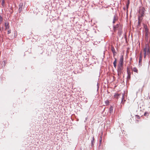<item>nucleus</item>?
I'll return each instance as SVG.
<instances>
[{
    "label": "nucleus",
    "mask_w": 150,
    "mask_h": 150,
    "mask_svg": "<svg viewBox=\"0 0 150 150\" xmlns=\"http://www.w3.org/2000/svg\"><path fill=\"white\" fill-rule=\"evenodd\" d=\"M11 33V30H9L8 31L7 34H8L10 33Z\"/></svg>",
    "instance_id": "25"
},
{
    "label": "nucleus",
    "mask_w": 150,
    "mask_h": 150,
    "mask_svg": "<svg viewBox=\"0 0 150 150\" xmlns=\"http://www.w3.org/2000/svg\"><path fill=\"white\" fill-rule=\"evenodd\" d=\"M128 1H129V3H127V4H126V6H127V9H128V8L129 5V0H128Z\"/></svg>",
    "instance_id": "22"
},
{
    "label": "nucleus",
    "mask_w": 150,
    "mask_h": 150,
    "mask_svg": "<svg viewBox=\"0 0 150 150\" xmlns=\"http://www.w3.org/2000/svg\"><path fill=\"white\" fill-rule=\"evenodd\" d=\"M133 71L136 73H137L138 72V71L137 68L136 67H134L133 69Z\"/></svg>",
    "instance_id": "17"
},
{
    "label": "nucleus",
    "mask_w": 150,
    "mask_h": 150,
    "mask_svg": "<svg viewBox=\"0 0 150 150\" xmlns=\"http://www.w3.org/2000/svg\"><path fill=\"white\" fill-rule=\"evenodd\" d=\"M143 51L144 53V58H145L146 55H149L150 54L149 47V45H146L144 48Z\"/></svg>",
    "instance_id": "2"
},
{
    "label": "nucleus",
    "mask_w": 150,
    "mask_h": 150,
    "mask_svg": "<svg viewBox=\"0 0 150 150\" xmlns=\"http://www.w3.org/2000/svg\"><path fill=\"white\" fill-rule=\"evenodd\" d=\"M4 0H3L2 1V5H3V4H4Z\"/></svg>",
    "instance_id": "26"
},
{
    "label": "nucleus",
    "mask_w": 150,
    "mask_h": 150,
    "mask_svg": "<svg viewBox=\"0 0 150 150\" xmlns=\"http://www.w3.org/2000/svg\"><path fill=\"white\" fill-rule=\"evenodd\" d=\"M115 53H114V54H113L114 55H115Z\"/></svg>",
    "instance_id": "28"
},
{
    "label": "nucleus",
    "mask_w": 150,
    "mask_h": 150,
    "mask_svg": "<svg viewBox=\"0 0 150 150\" xmlns=\"http://www.w3.org/2000/svg\"><path fill=\"white\" fill-rule=\"evenodd\" d=\"M112 51L114 54V53H115V50L114 47H112L111 49Z\"/></svg>",
    "instance_id": "21"
},
{
    "label": "nucleus",
    "mask_w": 150,
    "mask_h": 150,
    "mask_svg": "<svg viewBox=\"0 0 150 150\" xmlns=\"http://www.w3.org/2000/svg\"><path fill=\"white\" fill-rule=\"evenodd\" d=\"M115 60L113 62V64L114 67H115L116 68V67L117 59L116 58H115Z\"/></svg>",
    "instance_id": "10"
},
{
    "label": "nucleus",
    "mask_w": 150,
    "mask_h": 150,
    "mask_svg": "<svg viewBox=\"0 0 150 150\" xmlns=\"http://www.w3.org/2000/svg\"><path fill=\"white\" fill-rule=\"evenodd\" d=\"M145 32V38L146 40H147L148 39V35H149V32L148 31L147 32Z\"/></svg>",
    "instance_id": "9"
},
{
    "label": "nucleus",
    "mask_w": 150,
    "mask_h": 150,
    "mask_svg": "<svg viewBox=\"0 0 150 150\" xmlns=\"http://www.w3.org/2000/svg\"><path fill=\"white\" fill-rule=\"evenodd\" d=\"M123 69V64H119L117 68V74L118 76H120L122 74Z\"/></svg>",
    "instance_id": "3"
},
{
    "label": "nucleus",
    "mask_w": 150,
    "mask_h": 150,
    "mask_svg": "<svg viewBox=\"0 0 150 150\" xmlns=\"http://www.w3.org/2000/svg\"><path fill=\"white\" fill-rule=\"evenodd\" d=\"M145 11V9L144 7H141L139 8L138 17V23L139 24L141 23L142 20V17L144 16Z\"/></svg>",
    "instance_id": "1"
},
{
    "label": "nucleus",
    "mask_w": 150,
    "mask_h": 150,
    "mask_svg": "<svg viewBox=\"0 0 150 150\" xmlns=\"http://www.w3.org/2000/svg\"><path fill=\"white\" fill-rule=\"evenodd\" d=\"M6 64V62L5 61H3L2 62V66L4 67Z\"/></svg>",
    "instance_id": "18"
},
{
    "label": "nucleus",
    "mask_w": 150,
    "mask_h": 150,
    "mask_svg": "<svg viewBox=\"0 0 150 150\" xmlns=\"http://www.w3.org/2000/svg\"><path fill=\"white\" fill-rule=\"evenodd\" d=\"M129 3V1H128V0L127 3Z\"/></svg>",
    "instance_id": "29"
},
{
    "label": "nucleus",
    "mask_w": 150,
    "mask_h": 150,
    "mask_svg": "<svg viewBox=\"0 0 150 150\" xmlns=\"http://www.w3.org/2000/svg\"><path fill=\"white\" fill-rule=\"evenodd\" d=\"M105 103L106 105H109V101L108 100H106L105 101Z\"/></svg>",
    "instance_id": "19"
},
{
    "label": "nucleus",
    "mask_w": 150,
    "mask_h": 150,
    "mask_svg": "<svg viewBox=\"0 0 150 150\" xmlns=\"http://www.w3.org/2000/svg\"><path fill=\"white\" fill-rule=\"evenodd\" d=\"M127 72L128 76L127 78L128 79H129L130 78V71H129L128 70H127Z\"/></svg>",
    "instance_id": "11"
},
{
    "label": "nucleus",
    "mask_w": 150,
    "mask_h": 150,
    "mask_svg": "<svg viewBox=\"0 0 150 150\" xmlns=\"http://www.w3.org/2000/svg\"><path fill=\"white\" fill-rule=\"evenodd\" d=\"M2 21V18L0 15V21L1 22Z\"/></svg>",
    "instance_id": "23"
},
{
    "label": "nucleus",
    "mask_w": 150,
    "mask_h": 150,
    "mask_svg": "<svg viewBox=\"0 0 150 150\" xmlns=\"http://www.w3.org/2000/svg\"><path fill=\"white\" fill-rule=\"evenodd\" d=\"M123 56L121 55L120 57V61L119 64H123Z\"/></svg>",
    "instance_id": "7"
},
{
    "label": "nucleus",
    "mask_w": 150,
    "mask_h": 150,
    "mask_svg": "<svg viewBox=\"0 0 150 150\" xmlns=\"http://www.w3.org/2000/svg\"><path fill=\"white\" fill-rule=\"evenodd\" d=\"M146 114H147V113H146V112H145L144 113V116H146Z\"/></svg>",
    "instance_id": "27"
},
{
    "label": "nucleus",
    "mask_w": 150,
    "mask_h": 150,
    "mask_svg": "<svg viewBox=\"0 0 150 150\" xmlns=\"http://www.w3.org/2000/svg\"><path fill=\"white\" fill-rule=\"evenodd\" d=\"M142 53H140V54L139 55V64H141V62H142Z\"/></svg>",
    "instance_id": "8"
},
{
    "label": "nucleus",
    "mask_w": 150,
    "mask_h": 150,
    "mask_svg": "<svg viewBox=\"0 0 150 150\" xmlns=\"http://www.w3.org/2000/svg\"><path fill=\"white\" fill-rule=\"evenodd\" d=\"M23 3H20L18 6V10L19 12H21L23 9Z\"/></svg>",
    "instance_id": "4"
},
{
    "label": "nucleus",
    "mask_w": 150,
    "mask_h": 150,
    "mask_svg": "<svg viewBox=\"0 0 150 150\" xmlns=\"http://www.w3.org/2000/svg\"><path fill=\"white\" fill-rule=\"evenodd\" d=\"M92 140L91 141V145H92V146H93L94 145V137L93 136V138H92Z\"/></svg>",
    "instance_id": "20"
},
{
    "label": "nucleus",
    "mask_w": 150,
    "mask_h": 150,
    "mask_svg": "<svg viewBox=\"0 0 150 150\" xmlns=\"http://www.w3.org/2000/svg\"><path fill=\"white\" fill-rule=\"evenodd\" d=\"M124 94H123L122 95V98L121 102L123 101V99H124Z\"/></svg>",
    "instance_id": "24"
},
{
    "label": "nucleus",
    "mask_w": 150,
    "mask_h": 150,
    "mask_svg": "<svg viewBox=\"0 0 150 150\" xmlns=\"http://www.w3.org/2000/svg\"><path fill=\"white\" fill-rule=\"evenodd\" d=\"M113 30L114 32L116 31L117 30L119 29V24H117L116 25H113Z\"/></svg>",
    "instance_id": "5"
},
{
    "label": "nucleus",
    "mask_w": 150,
    "mask_h": 150,
    "mask_svg": "<svg viewBox=\"0 0 150 150\" xmlns=\"http://www.w3.org/2000/svg\"><path fill=\"white\" fill-rule=\"evenodd\" d=\"M120 95V94L116 93L114 95V96L115 98H118Z\"/></svg>",
    "instance_id": "14"
},
{
    "label": "nucleus",
    "mask_w": 150,
    "mask_h": 150,
    "mask_svg": "<svg viewBox=\"0 0 150 150\" xmlns=\"http://www.w3.org/2000/svg\"><path fill=\"white\" fill-rule=\"evenodd\" d=\"M144 28L145 29V32H147L148 31V28L147 26L146 25H144Z\"/></svg>",
    "instance_id": "15"
},
{
    "label": "nucleus",
    "mask_w": 150,
    "mask_h": 150,
    "mask_svg": "<svg viewBox=\"0 0 150 150\" xmlns=\"http://www.w3.org/2000/svg\"><path fill=\"white\" fill-rule=\"evenodd\" d=\"M5 26L6 29H8L9 28V26L8 25V23H5Z\"/></svg>",
    "instance_id": "13"
},
{
    "label": "nucleus",
    "mask_w": 150,
    "mask_h": 150,
    "mask_svg": "<svg viewBox=\"0 0 150 150\" xmlns=\"http://www.w3.org/2000/svg\"><path fill=\"white\" fill-rule=\"evenodd\" d=\"M113 107L112 106H111L109 108V111L110 112V113H113Z\"/></svg>",
    "instance_id": "12"
},
{
    "label": "nucleus",
    "mask_w": 150,
    "mask_h": 150,
    "mask_svg": "<svg viewBox=\"0 0 150 150\" xmlns=\"http://www.w3.org/2000/svg\"><path fill=\"white\" fill-rule=\"evenodd\" d=\"M102 135H101L100 137L99 144H100V145L101 144V142H102Z\"/></svg>",
    "instance_id": "16"
},
{
    "label": "nucleus",
    "mask_w": 150,
    "mask_h": 150,
    "mask_svg": "<svg viewBox=\"0 0 150 150\" xmlns=\"http://www.w3.org/2000/svg\"><path fill=\"white\" fill-rule=\"evenodd\" d=\"M118 18L116 14H115L113 17V21L112 23L114 24L115 22L118 20Z\"/></svg>",
    "instance_id": "6"
}]
</instances>
